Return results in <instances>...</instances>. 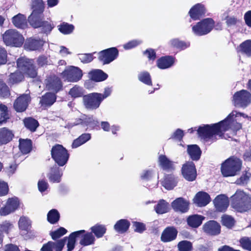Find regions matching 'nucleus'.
<instances>
[{
  "label": "nucleus",
  "mask_w": 251,
  "mask_h": 251,
  "mask_svg": "<svg viewBox=\"0 0 251 251\" xmlns=\"http://www.w3.org/2000/svg\"><path fill=\"white\" fill-rule=\"evenodd\" d=\"M142 41L140 40H133L129 41L127 43L123 45V47L125 50H130L136 47L138 45L141 44Z\"/></svg>",
  "instance_id": "338daca9"
},
{
  "label": "nucleus",
  "mask_w": 251,
  "mask_h": 251,
  "mask_svg": "<svg viewBox=\"0 0 251 251\" xmlns=\"http://www.w3.org/2000/svg\"><path fill=\"white\" fill-rule=\"evenodd\" d=\"M138 79L142 82L148 85H152L151 75L148 72H142L139 74Z\"/></svg>",
  "instance_id": "603ef678"
},
{
  "label": "nucleus",
  "mask_w": 251,
  "mask_h": 251,
  "mask_svg": "<svg viewBox=\"0 0 251 251\" xmlns=\"http://www.w3.org/2000/svg\"><path fill=\"white\" fill-rule=\"evenodd\" d=\"M44 43V41L42 40L29 38L26 40L24 48L25 50H38L42 48Z\"/></svg>",
  "instance_id": "5701e85b"
},
{
  "label": "nucleus",
  "mask_w": 251,
  "mask_h": 251,
  "mask_svg": "<svg viewBox=\"0 0 251 251\" xmlns=\"http://www.w3.org/2000/svg\"><path fill=\"white\" fill-rule=\"evenodd\" d=\"M91 136L90 133L82 134L74 141L72 144V147L73 148H76L79 147L89 141L91 139Z\"/></svg>",
  "instance_id": "ea45409f"
},
{
  "label": "nucleus",
  "mask_w": 251,
  "mask_h": 251,
  "mask_svg": "<svg viewBox=\"0 0 251 251\" xmlns=\"http://www.w3.org/2000/svg\"><path fill=\"white\" fill-rule=\"evenodd\" d=\"M78 57L83 63H88L93 60V54L91 53L79 54Z\"/></svg>",
  "instance_id": "052dcab7"
},
{
  "label": "nucleus",
  "mask_w": 251,
  "mask_h": 251,
  "mask_svg": "<svg viewBox=\"0 0 251 251\" xmlns=\"http://www.w3.org/2000/svg\"><path fill=\"white\" fill-rule=\"evenodd\" d=\"M17 67L19 72L26 74L30 77L34 78L37 75V70L34 65L33 60L25 57L19 58L17 61Z\"/></svg>",
  "instance_id": "39448f33"
},
{
  "label": "nucleus",
  "mask_w": 251,
  "mask_h": 251,
  "mask_svg": "<svg viewBox=\"0 0 251 251\" xmlns=\"http://www.w3.org/2000/svg\"><path fill=\"white\" fill-rule=\"evenodd\" d=\"M33 15L36 13L42 14L44 10V3L42 0H33L32 3Z\"/></svg>",
  "instance_id": "a19ab883"
},
{
  "label": "nucleus",
  "mask_w": 251,
  "mask_h": 251,
  "mask_svg": "<svg viewBox=\"0 0 251 251\" xmlns=\"http://www.w3.org/2000/svg\"><path fill=\"white\" fill-rule=\"evenodd\" d=\"M205 13L204 6L201 3H198L193 6L189 12L190 17L194 20H199Z\"/></svg>",
  "instance_id": "412c9836"
},
{
  "label": "nucleus",
  "mask_w": 251,
  "mask_h": 251,
  "mask_svg": "<svg viewBox=\"0 0 251 251\" xmlns=\"http://www.w3.org/2000/svg\"><path fill=\"white\" fill-rule=\"evenodd\" d=\"M30 221L25 217H22L19 221V226L20 229L24 231H27L30 226Z\"/></svg>",
  "instance_id": "864d4df0"
},
{
  "label": "nucleus",
  "mask_w": 251,
  "mask_h": 251,
  "mask_svg": "<svg viewBox=\"0 0 251 251\" xmlns=\"http://www.w3.org/2000/svg\"><path fill=\"white\" fill-rule=\"evenodd\" d=\"M67 232V230L64 227H60L58 229L50 232V235L53 240H56L64 235Z\"/></svg>",
  "instance_id": "13d9d810"
},
{
  "label": "nucleus",
  "mask_w": 251,
  "mask_h": 251,
  "mask_svg": "<svg viewBox=\"0 0 251 251\" xmlns=\"http://www.w3.org/2000/svg\"><path fill=\"white\" fill-rule=\"evenodd\" d=\"M240 243L243 248L251 251V240L248 237H243L240 240Z\"/></svg>",
  "instance_id": "0e129e2a"
},
{
  "label": "nucleus",
  "mask_w": 251,
  "mask_h": 251,
  "mask_svg": "<svg viewBox=\"0 0 251 251\" xmlns=\"http://www.w3.org/2000/svg\"><path fill=\"white\" fill-rule=\"evenodd\" d=\"M155 210L158 214H164L169 211V204L164 200H160L155 207Z\"/></svg>",
  "instance_id": "c03bdc74"
},
{
  "label": "nucleus",
  "mask_w": 251,
  "mask_h": 251,
  "mask_svg": "<svg viewBox=\"0 0 251 251\" xmlns=\"http://www.w3.org/2000/svg\"><path fill=\"white\" fill-rule=\"evenodd\" d=\"M2 38L4 44L9 46L19 47L24 42L23 35L15 29L6 30L3 34Z\"/></svg>",
  "instance_id": "20e7f679"
},
{
  "label": "nucleus",
  "mask_w": 251,
  "mask_h": 251,
  "mask_svg": "<svg viewBox=\"0 0 251 251\" xmlns=\"http://www.w3.org/2000/svg\"><path fill=\"white\" fill-rule=\"evenodd\" d=\"M80 231H83L82 232V234H81V235L79 237L81 238L79 241V244L80 245L86 246L94 244L95 239L92 233L86 232L84 230H80Z\"/></svg>",
  "instance_id": "c756f323"
},
{
  "label": "nucleus",
  "mask_w": 251,
  "mask_h": 251,
  "mask_svg": "<svg viewBox=\"0 0 251 251\" xmlns=\"http://www.w3.org/2000/svg\"><path fill=\"white\" fill-rule=\"evenodd\" d=\"M13 137L14 134L10 129L6 127L0 128V146L7 144Z\"/></svg>",
  "instance_id": "bb28decb"
},
{
  "label": "nucleus",
  "mask_w": 251,
  "mask_h": 251,
  "mask_svg": "<svg viewBox=\"0 0 251 251\" xmlns=\"http://www.w3.org/2000/svg\"><path fill=\"white\" fill-rule=\"evenodd\" d=\"M7 56L6 50L4 48L0 47V65L6 63Z\"/></svg>",
  "instance_id": "774afa93"
},
{
  "label": "nucleus",
  "mask_w": 251,
  "mask_h": 251,
  "mask_svg": "<svg viewBox=\"0 0 251 251\" xmlns=\"http://www.w3.org/2000/svg\"><path fill=\"white\" fill-rule=\"evenodd\" d=\"M222 222L224 226L230 228L234 224V220L230 216L224 215L222 217Z\"/></svg>",
  "instance_id": "680f3d73"
},
{
  "label": "nucleus",
  "mask_w": 251,
  "mask_h": 251,
  "mask_svg": "<svg viewBox=\"0 0 251 251\" xmlns=\"http://www.w3.org/2000/svg\"><path fill=\"white\" fill-rule=\"evenodd\" d=\"M28 22L34 28L43 27L45 32L50 31L53 27L48 22L43 20V14L36 13L33 15V13L28 17Z\"/></svg>",
  "instance_id": "1a4fd4ad"
},
{
  "label": "nucleus",
  "mask_w": 251,
  "mask_h": 251,
  "mask_svg": "<svg viewBox=\"0 0 251 251\" xmlns=\"http://www.w3.org/2000/svg\"><path fill=\"white\" fill-rule=\"evenodd\" d=\"M46 88L54 93H57L62 89V83L59 77L50 75L45 80Z\"/></svg>",
  "instance_id": "ddd939ff"
},
{
  "label": "nucleus",
  "mask_w": 251,
  "mask_h": 251,
  "mask_svg": "<svg viewBox=\"0 0 251 251\" xmlns=\"http://www.w3.org/2000/svg\"><path fill=\"white\" fill-rule=\"evenodd\" d=\"M214 25V21L211 18H206L193 25L192 31L195 35L202 36L209 33L213 29Z\"/></svg>",
  "instance_id": "6e6552de"
},
{
  "label": "nucleus",
  "mask_w": 251,
  "mask_h": 251,
  "mask_svg": "<svg viewBox=\"0 0 251 251\" xmlns=\"http://www.w3.org/2000/svg\"><path fill=\"white\" fill-rule=\"evenodd\" d=\"M239 116L247 118L245 114L233 111L224 120L215 124L201 126L197 130L199 136L205 141L213 140L215 135L222 137L224 132L231 129L236 131L241 128V125L237 122Z\"/></svg>",
  "instance_id": "f257e3e1"
},
{
  "label": "nucleus",
  "mask_w": 251,
  "mask_h": 251,
  "mask_svg": "<svg viewBox=\"0 0 251 251\" xmlns=\"http://www.w3.org/2000/svg\"><path fill=\"white\" fill-rule=\"evenodd\" d=\"M177 183V178L172 175L166 176L162 182L163 186L167 190L173 189Z\"/></svg>",
  "instance_id": "473e14b6"
},
{
  "label": "nucleus",
  "mask_w": 251,
  "mask_h": 251,
  "mask_svg": "<svg viewBox=\"0 0 251 251\" xmlns=\"http://www.w3.org/2000/svg\"><path fill=\"white\" fill-rule=\"evenodd\" d=\"M159 166L166 170H172L175 169V163L171 161L164 155H161L158 158Z\"/></svg>",
  "instance_id": "7c9ffc66"
},
{
  "label": "nucleus",
  "mask_w": 251,
  "mask_h": 251,
  "mask_svg": "<svg viewBox=\"0 0 251 251\" xmlns=\"http://www.w3.org/2000/svg\"><path fill=\"white\" fill-rule=\"evenodd\" d=\"M91 230L97 238H100L105 233L106 228L104 226L96 225L91 227Z\"/></svg>",
  "instance_id": "de8ad7c7"
},
{
  "label": "nucleus",
  "mask_w": 251,
  "mask_h": 251,
  "mask_svg": "<svg viewBox=\"0 0 251 251\" xmlns=\"http://www.w3.org/2000/svg\"><path fill=\"white\" fill-rule=\"evenodd\" d=\"M9 187L7 182L0 180V197L6 195L8 193Z\"/></svg>",
  "instance_id": "69168bd1"
},
{
  "label": "nucleus",
  "mask_w": 251,
  "mask_h": 251,
  "mask_svg": "<svg viewBox=\"0 0 251 251\" xmlns=\"http://www.w3.org/2000/svg\"><path fill=\"white\" fill-rule=\"evenodd\" d=\"M230 200L232 207L239 212L246 211L251 206V196L241 189L237 190Z\"/></svg>",
  "instance_id": "f03ea898"
},
{
  "label": "nucleus",
  "mask_w": 251,
  "mask_h": 251,
  "mask_svg": "<svg viewBox=\"0 0 251 251\" xmlns=\"http://www.w3.org/2000/svg\"><path fill=\"white\" fill-rule=\"evenodd\" d=\"M56 99V97L54 93H47L42 97L40 103L44 107L50 106L55 101Z\"/></svg>",
  "instance_id": "72a5a7b5"
},
{
  "label": "nucleus",
  "mask_w": 251,
  "mask_h": 251,
  "mask_svg": "<svg viewBox=\"0 0 251 251\" xmlns=\"http://www.w3.org/2000/svg\"><path fill=\"white\" fill-rule=\"evenodd\" d=\"M237 51L251 56V40H247L241 43L237 48Z\"/></svg>",
  "instance_id": "c9c22d12"
},
{
  "label": "nucleus",
  "mask_w": 251,
  "mask_h": 251,
  "mask_svg": "<svg viewBox=\"0 0 251 251\" xmlns=\"http://www.w3.org/2000/svg\"><path fill=\"white\" fill-rule=\"evenodd\" d=\"M83 231H76L72 232L68 237H65V243L67 241V251H72L75 247L76 239L79 238Z\"/></svg>",
  "instance_id": "393cba45"
},
{
  "label": "nucleus",
  "mask_w": 251,
  "mask_h": 251,
  "mask_svg": "<svg viewBox=\"0 0 251 251\" xmlns=\"http://www.w3.org/2000/svg\"><path fill=\"white\" fill-rule=\"evenodd\" d=\"M31 141L29 139L19 140V149L23 153L26 154L31 150Z\"/></svg>",
  "instance_id": "58836bf2"
},
{
  "label": "nucleus",
  "mask_w": 251,
  "mask_h": 251,
  "mask_svg": "<svg viewBox=\"0 0 251 251\" xmlns=\"http://www.w3.org/2000/svg\"><path fill=\"white\" fill-rule=\"evenodd\" d=\"M170 44L172 46L181 50L185 49L189 46V44L180 41L177 39L171 40Z\"/></svg>",
  "instance_id": "5fc2aeb1"
},
{
  "label": "nucleus",
  "mask_w": 251,
  "mask_h": 251,
  "mask_svg": "<svg viewBox=\"0 0 251 251\" xmlns=\"http://www.w3.org/2000/svg\"><path fill=\"white\" fill-rule=\"evenodd\" d=\"M187 152L193 160H198L201 153L200 148L196 145H188Z\"/></svg>",
  "instance_id": "f704fd0d"
},
{
  "label": "nucleus",
  "mask_w": 251,
  "mask_h": 251,
  "mask_svg": "<svg viewBox=\"0 0 251 251\" xmlns=\"http://www.w3.org/2000/svg\"><path fill=\"white\" fill-rule=\"evenodd\" d=\"M48 245L54 251H62L65 245V239H61L56 242L50 241Z\"/></svg>",
  "instance_id": "3c124183"
},
{
  "label": "nucleus",
  "mask_w": 251,
  "mask_h": 251,
  "mask_svg": "<svg viewBox=\"0 0 251 251\" xmlns=\"http://www.w3.org/2000/svg\"><path fill=\"white\" fill-rule=\"evenodd\" d=\"M172 206L175 211L184 213L188 210L189 202L182 198H179L172 202Z\"/></svg>",
  "instance_id": "6ab92c4d"
},
{
  "label": "nucleus",
  "mask_w": 251,
  "mask_h": 251,
  "mask_svg": "<svg viewBox=\"0 0 251 251\" xmlns=\"http://www.w3.org/2000/svg\"><path fill=\"white\" fill-rule=\"evenodd\" d=\"M62 175V171L55 166L51 168L50 172L47 175V176L50 182L58 183L61 181Z\"/></svg>",
  "instance_id": "4be33fe9"
},
{
  "label": "nucleus",
  "mask_w": 251,
  "mask_h": 251,
  "mask_svg": "<svg viewBox=\"0 0 251 251\" xmlns=\"http://www.w3.org/2000/svg\"><path fill=\"white\" fill-rule=\"evenodd\" d=\"M10 95L7 86L3 81L0 80V96L6 97Z\"/></svg>",
  "instance_id": "e2e57ef3"
},
{
  "label": "nucleus",
  "mask_w": 251,
  "mask_h": 251,
  "mask_svg": "<svg viewBox=\"0 0 251 251\" xmlns=\"http://www.w3.org/2000/svg\"><path fill=\"white\" fill-rule=\"evenodd\" d=\"M213 202L216 210L220 212L225 211L229 205L228 198L224 194L217 196Z\"/></svg>",
  "instance_id": "f3484780"
},
{
  "label": "nucleus",
  "mask_w": 251,
  "mask_h": 251,
  "mask_svg": "<svg viewBox=\"0 0 251 251\" xmlns=\"http://www.w3.org/2000/svg\"><path fill=\"white\" fill-rule=\"evenodd\" d=\"M8 118L7 107L0 104V123L5 122Z\"/></svg>",
  "instance_id": "bf43d9fd"
},
{
  "label": "nucleus",
  "mask_w": 251,
  "mask_h": 251,
  "mask_svg": "<svg viewBox=\"0 0 251 251\" xmlns=\"http://www.w3.org/2000/svg\"><path fill=\"white\" fill-rule=\"evenodd\" d=\"M20 201L17 197L9 198L4 206L0 209V215L6 216L15 211L19 207Z\"/></svg>",
  "instance_id": "4468645a"
},
{
  "label": "nucleus",
  "mask_w": 251,
  "mask_h": 251,
  "mask_svg": "<svg viewBox=\"0 0 251 251\" xmlns=\"http://www.w3.org/2000/svg\"><path fill=\"white\" fill-rule=\"evenodd\" d=\"M179 251H191L192 249L191 243L188 241H182L177 245Z\"/></svg>",
  "instance_id": "6e6d98bb"
},
{
  "label": "nucleus",
  "mask_w": 251,
  "mask_h": 251,
  "mask_svg": "<svg viewBox=\"0 0 251 251\" xmlns=\"http://www.w3.org/2000/svg\"><path fill=\"white\" fill-rule=\"evenodd\" d=\"M174 62L175 59L172 56H164L157 60V66L161 69H166L172 66Z\"/></svg>",
  "instance_id": "cd10ccee"
},
{
  "label": "nucleus",
  "mask_w": 251,
  "mask_h": 251,
  "mask_svg": "<svg viewBox=\"0 0 251 251\" xmlns=\"http://www.w3.org/2000/svg\"><path fill=\"white\" fill-rule=\"evenodd\" d=\"M58 30L63 34H69L74 30V26L72 24L64 22L58 25Z\"/></svg>",
  "instance_id": "a18cd8bd"
},
{
  "label": "nucleus",
  "mask_w": 251,
  "mask_h": 251,
  "mask_svg": "<svg viewBox=\"0 0 251 251\" xmlns=\"http://www.w3.org/2000/svg\"><path fill=\"white\" fill-rule=\"evenodd\" d=\"M60 218L59 212L56 209H52L50 210L47 215V219L49 222L53 224L58 221Z\"/></svg>",
  "instance_id": "09e8293b"
},
{
  "label": "nucleus",
  "mask_w": 251,
  "mask_h": 251,
  "mask_svg": "<svg viewBox=\"0 0 251 251\" xmlns=\"http://www.w3.org/2000/svg\"><path fill=\"white\" fill-rule=\"evenodd\" d=\"M52 159L59 166L65 165L69 158L67 150L62 145L57 144L52 147L51 150Z\"/></svg>",
  "instance_id": "423d86ee"
},
{
  "label": "nucleus",
  "mask_w": 251,
  "mask_h": 251,
  "mask_svg": "<svg viewBox=\"0 0 251 251\" xmlns=\"http://www.w3.org/2000/svg\"><path fill=\"white\" fill-rule=\"evenodd\" d=\"M155 172L153 169H147L144 170L140 175L142 179L148 180L150 179L154 175Z\"/></svg>",
  "instance_id": "4d7b16f0"
},
{
  "label": "nucleus",
  "mask_w": 251,
  "mask_h": 251,
  "mask_svg": "<svg viewBox=\"0 0 251 251\" xmlns=\"http://www.w3.org/2000/svg\"><path fill=\"white\" fill-rule=\"evenodd\" d=\"M177 234V231L174 227H167L162 233L161 240L165 242L171 241L176 239Z\"/></svg>",
  "instance_id": "a878e982"
},
{
  "label": "nucleus",
  "mask_w": 251,
  "mask_h": 251,
  "mask_svg": "<svg viewBox=\"0 0 251 251\" xmlns=\"http://www.w3.org/2000/svg\"><path fill=\"white\" fill-rule=\"evenodd\" d=\"M205 232L210 235H217L220 233V225L215 221H210L205 223L203 226Z\"/></svg>",
  "instance_id": "aec40b11"
},
{
  "label": "nucleus",
  "mask_w": 251,
  "mask_h": 251,
  "mask_svg": "<svg viewBox=\"0 0 251 251\" xmlns=\"http://www.w3.org/2000/svg\"><path fill=\"white\" fill-rule=\"evenodd\" d=\"M182 174L188 181H193L197 176L195 164L192 161L186 162L182 167Z\"/></svg>",
  "instance_id": "2eb2a0df"
},
{
  "label": "nucleus",
  "mask_w": 251,
  "mask_h": 251,
  "mask_svg": "<svg viewBox=\"0 0 251 251\" xmlns=\"http://www.w3.org/2000/svg\"><path fill=\"white\" fill-rule=\"evenodd\" d=\"M222 19L226 21V25L228 27L234 26L239 22V20L236 17L228 16V12H225L223 13Z\"/></svg>",
  "instance_id": "37998d69"
},
{
  "label": "nucleus",
  "mask_w": 251,
  "mask_h": 251,
  "mask_svg": "<svg viewBox=\"0 0 251 251\" xmlns=\"http://www.w3.org/2000/svg\"><path fill=\"white\" fill-rule=\"evenodd\" d=\"M13 25L19 28L24 29L27 26L26 17L21 14H18L12 18Z\"/></svg>",
  "instance_id": "2f4dec72"
},
{
  "label": "nucleus",
  "mask_w": 251,
  "mask_h": 251,
  "mask_svg": "<svg viewBox=\"0 0 251 251\" xmlns=\"http://www.w3.org/2000/svg\"><path fill=\"white\" fill-rule=\"evenodd\" d=\"M233 101L236 106L246 107L251 102V94L245 90L237 92L233 96Z\"/></svg>",
  "instance_id": "9b49d317"
},
{
  "label": "nucleus",
  "mask_w": 251,
  "mask_h": 251,
  "mask_svg": "<svg viewBox=\"0 0 251 251\" xmlns=\"http://www.w3.org/2000/svg\"><path fill=\"white\" fill-rule=\"evenodd\" d=\"M119 51L116 48H111L99 52V59L103 64H107L116 59Z\"/></svg>",
  "instance_id": "f8f14e48"
},
{
  "label": "nucleus",
  "mask_w": 251,
  "mask_h": 251,
  "mask_svg": "<svg viewBox=\"0 0 251 251\" xmlns=\"http://www.w3.org/2000/svg\"><path fill=\"white\" fill-rule=\"evenodd\" d=\"M100 93H92L83 97V102L85 107L90 110L96 109L99 107L102 102Z\"/></svg>",
  "instance_id": "9d476101"
},
{
  "label": "nucleus",
  "mask_w": 251,
  "mask_h": 251,
  "mask_svg": "<svg viewBox=\"0 0 251 251\" xmlns=\"http://www.w3.org/2000/svg\"><path fill=\"white\" fill-rule=\"evenodd\" d=\"M84 93V90L83 88L77 85H75L69 92V95L74 99L82 97Z\"/></svg>",
  "instance_id": "79ce46f5"
},
{
  "label": "nucleus",
  "mask_w": 251,
  "mask_h": 251,
  "mask_svg": "<svg viewBox=\"0 0 251 251\" xmlns=\"http://www.w3.org/2000/svg\"><path fill=\"white\" fill-rule=\"evenodd\" d=\"M242 167V161L237 157H232L226 159L222 165L221 172L225 177L238 175Z\"/></svg>",
  "instance_id": "7ed1b4c3"
},
{
  "label": "nucleus",
  "mask_w": 251,
  "mask_h": 251,
  "mask_svg": "<svg viewBox=\"0 0 251 251\" xmlns=\"http://www.w3.org/2000/svg\"><path fill=\"white\" fill-rule=\"evenodd\" d=\"M204 217L199 215H193L187 218V223L189 226L193 227L199 226L204 220Z\"/></svg>",
  "instance_id": "e433bc0d"
},
{
  "label": "nucleus",
  "mask_w": 251,
  "mask_h": 251,
  "mask_svg": "<svg viewBox=\"0 0 251 251\" xmlns=\"http://www.w3.org/2000/svg\"><path fill=\"white\" fill-rule=\"evenodd\" d=\"M89 77L95 82H100L105 80L108 75L101 70H94L88 74Z\"/></svg>",
  "instance_id": "c85d7f7f"
},
{
  "label": "nucleus",
  "mask_w": 251,
  "mask_h": 251,
  "mask_svg": "<svg viewBox=\"0 0 251 251\" xmlns=\"http://www.w3.org/2000/svg\"><path fill=\"white\" fill-rule=\"evenodd\" d=\"M24 78V75L22 72L17 71L14 73H12L9 75L8 83L14 84L21 82Z\"/></svg>",
  "instance_id": "49530a36"
},
{
  "label": "nucleus",
  "mask_w": 251,
  "mask_h": 251,
  "mask_svg": "<svg viewBox=\"0 0 251 251\" xmlns=\"http://www.w3.org/2000/svg\"><path fill=\"white\" fill-rule=\"evenodd\" d=\"M193 201L198 206H204L210 201V197L206 192H199L196 195Z\"/></svg>",
  "instance_id": "b1692460"
},
{
  "label": "nucleus",
  "mask_w": 251,
  "mask_h": 251,
  "mask_svg": "<svg viewBox=\"0 0 251 251\" xmlns=\"http://www.w3.org/2000/svg\"><path fill=\"white\" fill-rule=\"evenodd\" d=\"M30 100V98L28 94H23L18 97L14 102V107L17 112L25 111Z\"/></svg>",
  "instance_id": "dca6fc26"
},
{
  "label": "nucleus",
  "mask_w": 251,
  "mask_h": 251,
  "mask_svg": "<svg viewBox=\"0 0 251 251\" xmlns=\"http://www.w3.org/2000/svg\"><path fill=\"white\" fill-rule=\"evenodd\" d=\"M24 122L25 127L31 131H35L38 126V122L31 118H26Z\"/></svg>",
  "instance_id": "8fccbe9b"
},
{
  "label": "nucleus",
  "mask_w": 251,
  "mask_h": 251,
  "mask_svg": "<svg viewBox=\"0 0 251 251\" xmlns=\"http://www.w3.org/2000/svg\"><path fill=\"white\" fill-rule=\"evenodd\" d=\"M81 124L83 126H87L94 128L99 125V122L95 119L93 117L84 116L82 118L78 119L76 122L74 123L72 126Z\"/></svg>",
  "instance_id": "a211bd4d"
},
{
  "label": "nucleus",
  "mask_w": 251,
  "mask_h": 251,
  "mask_svg": "<svg viewBox=\"0 0 251 251\" xmlns=\"http://www.w3.org/2000/svg\"><path fill=\"white\" fill-rule=\"evenodd\" d=\"M83 75L82 70L77 67L70 66L61 74L64 81L69 82H76L80 80Z\"/></svg>",
  "instance_id": "0eeeda50"
},
{
  "label": "nucleus",
  "mask_w": 251,
  "mask_h": 251,
  "mask_svg": "<svg viewBox=\"0 0 251 251\" xmlns=\"http://www.w3.org/2000/svg\"><path fill=\"white\" fill-rule=\"evenodd\" d=\"M129 225L130 223L127 220L122 219L117 222L114 228L117 232L122 233L128 229Z\"/></svg>",
  "instance_id": "4c0bfd02"
}]
</instances>
